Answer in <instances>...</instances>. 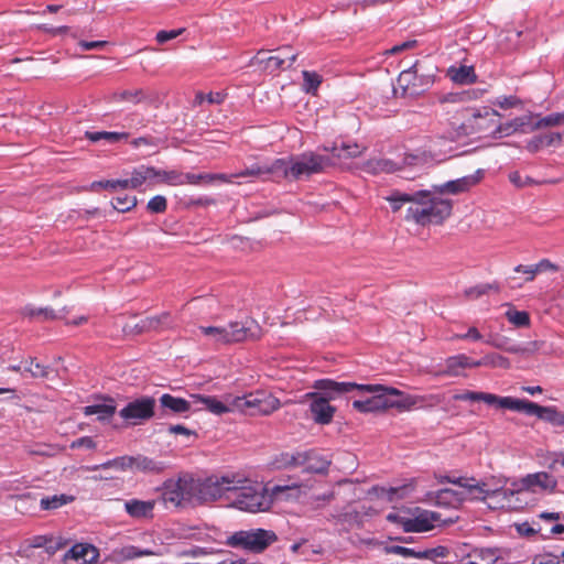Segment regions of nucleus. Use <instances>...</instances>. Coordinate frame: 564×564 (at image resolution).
<instances>
[{"label":"nucleus","mask_w":564,"mask_h":564,"mask_svg":"<svg viewBox=\"0 0 564 564\" xmlns=\"http://www.w3.org/2000/svg\"><path fill=\"white\" fill-rule=\"evenodd\" d=\"M199 330L205 336H210L216 343L225 344L226 329L217 326H199Z\"/></svg>","instance_id":"obj_57"},{"label":"nucleus","mask_w":564,"mask_h":564,"mask_svg":"<svg viewBox=\"0 0 564 564\" xmlns=\"http://www.w3.org/2000/svg\"><path fill=\"white\" fill-rule=\"evenodd\" d=\"M498 292L500 290L498 283H480L475 286H470L464 291V294L469 300H477L482 295L487 294L489 291Z\"/></svg>","instance_id":"obj_47"},{"label":"nucleus","mask_w":564,"mask_h":564,"mask_svg":"<svg viewBox=\"0 0 564 564\" xmlns=\"http://www.w3.org/2000/svg\"><path fill=\"white\" fill-rule=\"evenodd\" d=\"M30 547L40 549L44 547L50 555L55 554L58 550L66 545L62 539H55L53 535H34L26 540Z\"/></svg>","instance_id":"obj_25"},{"label":"nucleus","mask_w":564,"mask_h":564,"mask_svg":"<svg viewBox=\"0 0 564 564\" xmlns=\"http://www.w3.org/2000/svg\"><path fill=\"white\" fill-rule=\"evenodd\" d=\"M392 210L398 212L403 204L412 203L406 209L405 219L413 220L420 226L430 224L441 225L452 214L453 205L449 199L437 198L431 195L430 191H416L414 193H402L394 191L387 198Z\"/></svg>","instance_id":"obj_2"},{"label":"nucleus","mask_w":564,"mask_h":564,"mask_svg":"<svg viewBox=\"0 0 564 564\" xmlns=\"http://www.w3.org/2000/svg\"><path fill=\"white\" fill-rule=\"evenodd\" d=\"M524 489L520 488V485L513 486L512 488L500 487L497 489H488L484 486V491L480 496H474L475 500H486L488 497H502L503 499L510 500L514 495H520Z\"/></svg>","instance_id":"obj_34"},{"label":"nucleus","mask_w":564,"mask_h":564,"mask_svg":"<svg viewBox=\"0 0 564 564\" xmlns=\"http://www.w3.org/2000/svg\"><path fill=\"white\" fill-rule=\"evenodd\" d=\"M119 415L127 425H139L152 417H156V401L153 397L137 398L119 411Z\"/></svg>","instance_id":"obj_10"},{"label":"nucleus","mask_w":564,"mask_h":564,"mask_svg":"<svg viewBox=\"0 0 564 564\" xmlns=\"http://www.w3.org/2000/svg\"><path fill=\"white\" fill-rule=\"evenodd\" d=\"M563 142V134L560 132L540 133L534 135L527 143V150L536 153L546 147H556Z\"/></svg>","instance_id":"obj_24"},{"label":"nucleus","mask_w":564,"mask_h":564,"mask_svg":"<svg viewBox=\"0 0 564 564\" xmlns=\"http://www.w3.org/2000/svg\"><path fill=\"white\" fill-rule=\"evenodd\" d=\"M531 130H539L546 127H556L564 124V112H553L545 117L539 118L533 121Z\"/></svg>","instance_id":"obj_44"},{"label":"nucleus","mask_w":564,"mask_h":564,"mask_svg":"<svg viewBox=\"0 0 564 564\" xmlns=\"http://www.w3.org/2000/svg\"><path fill=\"white\" fill-rule=\"evenodd\" d=\"M436 503L445 507H455L460 505L467 499H470V495L463 490H454L451 488H443L436 492Z\"/></svg>","instance_id":"obj_26"},{"label":"nucleus","mask_w":564,"mask_h":564,"mask_svg":"<svg viewBox=\"0 0 564 564\" xmlns=\"http://www.w3.org/2000/svg\"><path fill=\"white\" fill-rule=\"evenodd\" d=\"M75 498L65 494L54 495L50 497H42L40 507L42 510H55L72 502Z\"/></svg>","instance_id":"obj_40"},{"label":"nucleus","mask_w":564,"mask_h":564,"mask_svg":"<svg viewBox=\"0 0 564 564\" xmlns=\"http://www.w3.org/2000/svg\"><path fill=\"white\" fill-rule=\"evenodd\" d=\"M113 98L119 101H132L134 104L141 102L144 99L142 89L123 90L113 95Z\"/></svg>","instance_id":"obj_56"},{"label":"nucleus","mask_w":564,"mask_h":564,"mask_svg":"<svg viewBox=\"0 0 564 564\" xmlns=\"http://www.w3.org/2000/svg\"><path fill=\"white\" fill-rule=\"evenodd\" d=\"M85 137L94 143L104 140L107 143L113 144L121 140H127L129 138V133L110 131H86Z\"/></svg>","instance_id":"obj_35"},{"label":"nucleus","mask_w":564,"mask_h":564,"mask_svg":"<svg viewBox=\"0 0 564 564\" xmlns=\"http://www.w3.org/2000/svg\"><path fill=\"white\" fill-rule=\"evenodd\" d=\"M145 323L148 324L150 332H160L172 328L174 326L173 318L167 312H164L158 316L145 317Z\"/></svg>","instance_id":"obj_39"},{"label":"nucleus","mask_w":564,"mask_h":564,"mask_svg":"<svg viewBox=\"0 0 564 564\" xmlns=\"http://www.w3.org/2000/svg\"><path fill=\"white\" fill-rule=\"evenodd\" d=\"M315 388L323 391L325 397H321L316 392L307 394V397L312 398L310 403L312 417L318 424H328L332 422L335 413V408L329 404V400L352 391V382L321 379L315 382Z\"/></svg>","instance_id":"obj_4"},{"label":"nucleus","mask_w":564,"mask_h":564,"mask_svg":"<svg viewBox=\"0 0 564 564\" xmlns=\"http://www.w3.org/2000/svg\"><path fill=\"white\" fill-rule=\"evenodd\" d=\"M514 133L511 120L505 123H500L498 120L496 121L495 130H492L494 138H502L508 137Z\"/></svg>","instance_id":"obj_64"},{"label":"nucleus","mask_w":564,"mask_h":564,"mask_svg":"<svg viewBox=\"0 0 564 564\" xmlns=\"http://www.w3.org/2000/svg\"><path fill=\"white\" fill-rule=\"evenodd\" d=\"M484 176L482 170L476 171L471 175H466L457 180L448 181L442 185H434L433 188L440 194L449 193L457 195L467 192L470 187L475 186Z\"/></svg>","instance_id":"obj_19"},{"label":"nucleus","mask_w":564,"mask_h":564,"mask_svg":"<svg viewBox=\"0 0 564 564\" xmlns=\"http://www.w3.org/2000/svg\"><path fill=\"white\" fill-rule=\"evenodd\" d=\"M351 145L345 141L334 142L329 155H322L315 152H304L299 155L275 159L276 181H299L318 174L326 166L336 165L343 170H350L352 166Z\"/></svg>","instance_id":"obj_1"},{"label":"nucleus","mask_w":564,"mask_h":564,"mask_svg":"<svg viewBox=\"0 0 564 564\" xmlns=\"http://www.w3.org/2000/svg\"><path fill=\"white\" fill-rule=\"evenodd\" d=\"M278 57L283 59V64L290 69L297 58V53L292 52L291 46H282L275 50Z\"/></svg>","instance_id":"obj_60"},{"label":"nucleus","mask_w":564,"mask_h":564,"mask_svg":"<svg viewBox=\"0 0 564 564\" xmlns=\"http://www.w3.org/2000/svg\"><path fill=\"white\" fill-rule=\"evenodd\" d=\"M512 411L535 415L538 419L555 427L564 426V412L558 411L554 405L544 406L527 399H516Z\"/></svg>","instance_id":"obj_11"},{"label":"nucleus","mask_w":564,"mask_h":564,"mask_svg":"<svg viewBox=\"0 0 564 564\" xmlns=\"http://www.w3.org/2000/svg\"><path fill=\"white\" fill-rule=\"evenodd\" d=\"M453 400L455 401H471L479 402L482 401L488 405H495L501 409L513 410L516 398L512 397H499L488 392L481 391H463L462 393H456L453 395Z\"/></svg>","instance_id":"obj_16"},{"label":"nucleus","mask_w":564,"mask_h":564,"mask_svg":"<svg viewBox=\"0 0 564 564\" xmlns=\"http://www.w3.org/2000/svg\"><path fill=\"white\" fill-rule=\"evenodd\" d=\"M154 508L153 501H143L138 499H131L126 501L124 509L127 513L132 518H147L152 516V510Z\"/></svg>","instance_id":"obj_31"},{"label":"nucleus","mask_w":564,"mask_h":564,"mask_svg":"<svg viewBox=\"0 0 564 564\" xmlns=\"http://www.w3.org/2000/svg\"><path fill=\"white\" fill-rule=\"evenodd\" d=\"M304 89L308 94H315L322 83V77L315 72L303 70Z\"/></svg>","instance_id":"obj_51"},{"label":"nucleus","mask_w":564,"mask_h":564,"mask_svg":"<svg viewBox=\"0 0 564 564\" xmlns=\"http://www.w3.org/2000/svg\"><path fill=\"white\" fill-rule=\"evenodd\" d=\"M487 344L510 354H520L524 351V349L521 346L512 343L507 337H495L487 340Z\"/></svg>","instance_id":"obj_48"},{"label":"nucleus","mask_w":564,"mask_h":564,"mask_svg":"<svg viewBox=\"0 0 564 564\" xmlns=\"http://www.w3.org/2000/svg\"><path fill=\"white\" fill-rule=\"evenodd\" d=\"M185 30L184 29H176V30H162L156 33L155 40L159 44H164L171 40L176 39L178 35H181Z\"/></svg>","instance_id":"obj_63"},{"label":"nucleus","mask_w":564,"mask_h":564,"mask_svg":"<svg viewBox=\"0 0 564 564\" xmlns=\"http://www.w3.org/2000/svg\"><path fill=\"white\" fill-rule=\"evenodd\" d=\"M299 466L303 467L302 473L321 474L327 473L330 460L322 455L317 449H308L301 452Z\"/></svg>","instance_id":"obj_18"},{"label":"nucleus","mask_w":564,"mask_h":564,"mask_svg":"<svg viewBox=\"0 0 564 564\" xmlns=\"http://www.w3.org/2000/svg\"><path fill=\"white\" fill-rule=\"evenodd\" d=\"M415 159L416 156L414 155L405 156L401 161H393L390 159H371L364 162H355V169H359L369 174L393 173L401 171L404 165L411 164Z\"/></svg>","instance_id":"obj_15"},{"label":"nucleus","mask_w":564,"mask_h":564,"mask_svg":"<svg viewBox=\"0 0 564 564\" xmlns=\"http://www.w3.org/2000/svg\"><path fill=\"white\" fill-rule=\"evenodd\" d=\"M417 532H426L434 528V522L440 520V514L433 511H424L414 518Z\"/></svg>","instance_id":"obj_43"},{"label":"nucleus","mask_w":564,"mask_h":564,"mask_svg":"<svg viewBox=\"0 0 564 564\" xmlns=\"http://www.w3.org/2000/svg\"><path fill=\"white\" fill-rule=\"evenodd\" d=\"M366 393L371 395L365 399H355V410L360 412L386 411L383 404V387L380 384H359L355 382V397H362Z\"/></svg>","instance_id":"obj_12"},{"label":"nucleus","mask_w":564,"mask_h":564,"mask_svg":"<svg viewBox=\"0 0 564 564\" xmlns=\"http://www.w3.org/2000/svg\"><path fill=\"white\" fill-rule=\"evenodd\" d=\"M301 486L300 479L292 480L289 485H274L271 487V494L268 489L259 484H251L247 479L239 476V482L236 488L230 491L231 498L228 500L231 507L246 512H262L270 509L273 498L285 490L299 488Z\"/></svg>","instance_id":"obj_3"},{"label":"nucleus","mask_w":564,"mask_h":564,"mask_svg":"<svg viewBox=\"0 0 564 564\" xmlns=\"http://www.w3.org/2000/svg\"><path fill=\"white\" fill-rule=\"evenodd\" d=\"M449 484H454L463 488V491H466L470 495V499H475L474 496H480L484 491L485 482H476L474 477H451Z\"/></svg>","instance_id":"obj_33"},{"label":"nucleus","mask_w":564,"mask_h":564,"mask_svg":"<svg viewBox=\"0 0 564 564\" xmlns=\"http://www.w3.org/2000/svg\"><path fill=\"white\" fill-rule=\"evenodd\" d=\"M236 408L247 415H269L280 406V400L264 390L249 392L237 397L234 401Z\"/></svg>","instance_id":"obj_7"},{"label":"nucleus","mask_w":564,"mask_h":564,"mask_svg":"<svg viewBox=\"0 0 564 564\" xmlns=\"http://www.w3.org/2000/svg\"><path fill=\"white\" fill-rule=\"evenodd\" d=\"M167 209V199L163 195L152 197L147 204V210L151 214H163Z\"/></svg>","instance_id":"obj_54"},{"label":"nucleus","mask_w":564,"mask_h":564,"mask_svg":"<svg viewBox=\"0 0 564 564\" xmlns=\"http://www.w3.org/2000/svg\"><path fill=\"white\" fill-rule=\"evenodd\" d=\"M300 454H301V452H295V453L283 452V453H280L279 455H276L273 458L271 465L275 469H288V468L297 467L299 464H300V457H301Z\"/></svg>","instance_id":"obj_36"},{"label":"nucleus","mask_w":564,"mask_h":564,"mask_svg":"<svg viewBox=\"0 0 564 564\" xmlns=\"http://www.w3.org/2000/svg\"><path fill=\"white\" fill-rule=\"evenodd\" d=\"M435 69L436 67H433L429 72H423L422 64L416 61L408 69L400 73L398 84L403 89L404 94L419 96L433 86L435 82Z\"/></svg>","instance_id":"obj_8"},{"label":"nucleus","mask_w":564,"mask_h":564,"mask_svg":"<svg viewBox=\"0 0 564 564\" xmlns=\"http://www.w3.org/2000/svg\"><path fill=\"white\" fill-rule=\"evenodd\" d=\"M516 530L521 536L531 538L534 536L535 534L541 535L542 528L540 525L538 528H534L533 525L525 521L516 524Z\"/></svg>","instance_id":"obj_62"},{"label":"nucleus","mask_w":564,"mask_h":564,"mask_svg":"<svg viewBox=\"0 0 564 564\" xmlns=\"http://www.w3.org/2000/svg\"><path fill=\"white\" fill-rule=\"evenodd\" d=\"M509 181L519 188L525 187V186H532L538 184L535 180H533L530 176H522L520 172L513 171L509 174Z\"/></svg>","instance_id":"obj_59"},{"label":"nucleus","mask_w":564,"mask_h":564,"mask_svg":"<svg viewBox=\"0 0 564 564\" xmlns=\"http://www.w3.org/2000/svg\"><path fill=\"white\" fill-rule=\"evenodd\" d=\"M155 167L140 165L134 169L131 173L130 182L132 183V188L135 189L140 187L147 181L154 180Z\"/></svg>","instance_id":"obj_37"},{"label":"nucleus","mask_w":564,"mask_h":564,"mask_svg":"<svg viewBox=\"0 0 564 564\" xmlns=\"http://www.w3.org/2000/svg\"><path fill=\"white\" fill-rule=\"evenodd\" d=\"M449 554V549L444 545H437L431 549H422L420 553V558H427L435 561L438 557H446Z\"/></svg>","instance_id":"obj_55"},{"label":"nucleus","mask_w":564,"mask_h":564,"mask_svg":"<svg viewBox=\"0 0 564 564\" xmlns=\"http://www.w3.org/2000/svg\"><path fill=\"white\" fill-rule=\"evenodd\" d=\"M225 345L241 343L249 339L258 340L262 336L261 327L252 318H248L245 322H230L228 326H225Z\"/></svg>","instance_id":"obj_13"},{"label":"nucleus","mask_w":564,"mask_h":564,"mask_svg":"<svg viewBox=\"0 0 564 564\" xmlns=\"http://www.w3.org/2000/svg\"><path fill=\"white\" fill-rule=\"evenodd\" d=\"M193 397L196 398L199 402H202L206 406V409L214 414L219 415V414H224V413H227L230 411V409L225 403L219 401L214 395L197 394V395H193Z\"/></svg>","instance_id":"obj_41"},{"label":"nucleus","mask_w":564,"mask_h":564,"mask_svg":"<svg viewBox=\"0 0 564 564\" xmlns=\"http://www.w3.org/2000/svg\"><path fill=\"white\" fill-rule=\"evenodd\" d=\"M104 400L110 403L105 404H93L84 408L85 415H98V420L101 422L109 421L116 413L115 400L110 397H102Z\"/></svg>","instance_id":"obj_29"},{"label":"nucleus","mask_w":564,"mask_h":564,"mask_svg":"<svg viewBox=\"0 0 564 564\" xmlns=\"http://www.w3.org/2000/svg\"><path fill=\"white\" fill-rule=\"evenodd\" d=\"M24 370L30 372L33 378H46L48 376V367L37 362L34 358L25 361Z\"/></svg>","instance_id":"obj_53"},{"label":"nucleus","mask_w":564,"mask_h":564,"mask_svg":"<svg viewBox=\"0 0 564 564\" xmlns=\"http://www.w3.org/2000/svg\"><path fill=\"white\" fill-rule=\"evenodd\" d=\"M389 553L399 554L403 557L420 558L421 547H405L401 545H391L387 547Z\"/></svg>","instance_id":"obj_58"},{"label":"nucleus","mask_w":564,"mask_h":564,"mask_svg":"<svg viewBox=\"0 0 564 564\" xmlns=\"http://www.w3.org/2000/svg\"><path fill=\"white\" fill-rule=\"evenodd\" d=\"M506 317L517 327H527L530 325V315L525 311L508 310Z\"/></svg>","instance_id":"obj_50"},{"label":"nucleus","mask_w":564,"mask_h":564,"mask_svg":"<svg viewBox=\"0 0 564 564\" xmlns=\"http://www.w3.org/2000/svg\"><path fill=\"white\" fill-rule=\"evenodd\" d=\"M98 550L89 543L73 545L64 556L66 564H93L98 557Z\"/></svg>","instance_id":"obj_22"},{"label":"nucleus","mask_w":564,"mask_h":564,"mask_svg":"<svg viewBox=\"0 0 564 564\" xmlns=\"http://www.w3.org/2000/svg\"><path fill=\"white\" fill-rule=\"evenodd\" d=\"M159 402L160 406L159 410H156V419L159 420L164 419L170 414L186 413L192 409L189 401L180 397H174L170 393L162 394Z\"/></svg>","instance_id":"obj_20"},{"label":"nucleus","mask_w":564,"mask_h":564,"mask_svg":"<svg viewBox=\"0 0 564 564\" xmlns=\"http://www.w3.org/2000/svg\"><path fill=\"white\" fill-rule=\"evenodd\" d=\"M169 465L162 460H155L141 454L134 456V470L145 474H162Z\"/></svg>","instance_id":"obj_27"},{"label":"nucleus","mask_w":564,"mask_h":564,"mask_svg":"<svg viewBox=\"0 0 564 564\" xmlns=\"http://www.w3.org/2000/svg\"><path fill=\"white\" fill-rule=\"evenodd\" d=\"M21 314L30 319H37L41 322L53 321L57 318L55 311L51 307H35L31 304L25 305L21 310Z\"/></svg>","instance_id":"obj_32"},{"label":"nucleus","mask_w":564,"mask_h":564,"mask_svg":"<svg viewBox=\"0 0 564 564\" xmlns=\"http://www.w3.org/2000/svg\"><path fill=\"white\" fill-rule=\"evenodd\" d=\"M265 53V50L258 51V53L251 58L250 64L259 66L261 70L270 75L288 69L286 65L283 64V59L278 57L276 54L261 58V55Z\"/></svg>","instance_id":"obj_23"},{"label":"nucleus","mask_w":564,"mask_h":564,"mask_svg":"<svg viewBox=\"0 0 564 564\" xmlns=\"http://www.w3.org/2000/svg\"><path fill=\"white\" fill-rule=\"evenodd\" d=\"M476 360L469 358L464 354L448 357L445 361V369L442 371L443 375L458 376L460 369L476 368Z\"/></svg>","instance_id":"obj_28"},{"label":"nucleus","mask_w":564,"mask_h":564,"mask_svg":"<svg viewBox=\"0 0 564 564\" xmlns=\"http://www.w3.org/2000/svg\"><path fill=\"white\" fill-rule=\"evenodd\" d=\"M518 484L520 485L521 489H524V491H535L536 487L542 490L553 491L557 486L556 479L545 471L528 474L520 480L512 482L513 486H518Z\"/></svg>","instance_id":"obj_21"},{"label":"nucleus","mask_w":564,"mask_h":564,"mask_svg":"<svg viewBox=\"0 0 564 564\" xmlns=\"http://www.w3.org/2000/svg\"><path fill=\"white\" fill-rule=\"evenodd\" d=\"M499 117L500 113L497 110L490 107H481L473 110L467 120V126L474 133L492 135V130H495Z\"/></svg>","instance_id":"obj_14"},{"label":"nucleus","mask_w":564,"mask_h":564,"mask_svg":"<svg viewBox=\"0 0 564 564\" xmlns=\"http://www.w3.org/2000/svg\"><path fill=\"white\" fill-rule=\"evenodd\" d=\"M560 561L561 554L544 552L541 554H536L532 560V564H558Z\"/></svg>","instance_id":"obj_61"},{"label":"nucleus","mask_w":564,"mask_h":564,"mask_svg":"<svg viewBox=\"0 0 564 564\" xmlns=\"http://www.w3.org/2000/svg\"><path fill=\"white\" fill-rule=\"evenodd\" d=\"M476 368L481 366H490L508 369L510 367V361L507 357L499 354H488L479 360H476Z\"/></svg>","instance_id":"obj_45"},{"label":"nucleus","mask_w":564,"mask_h":564,"mask_svg":"<svg viewBox=\"0 0 564 564\" xmlns=\"http://www.w3.org/2000/svg\"><path fill=\"white\" fill-rule=\"evenodd\" d=\"M419 399V397L404 393L398 389L383 387V404L386 411L391 409L397 410L399 413L410 411L417 404Z\"/></svg>","instance_id":"obj_17"},{"label":"nucleus","mask_w":564,"mask_h":564,"mask_svg":"<svg viewBox=\"0 0 564 564\" xmlns=\"http://www.w3.org/2000/svg\"><path fill=\"white\" fill-rule=\"evenodd\" d=\"M224 174H210V173H183V184L198 185L202 183L208 184L216 180H225Z\"/></svg>","instance_id":"obj_42"},{"label":"nucleus","mask_w":564,"mask_h":564,"mask_svg":"<svg viewBox=\"0 0 564 564\" xmlns=\"http://www.w3.org/2000/svg\"><path fill=\"white\" fill-rule=\"evenodd\" d=\"M276 540L278 536L274 531L258 528L236 531L227 536L225 544L234 549L259 554Z\"/></svg>","instance_id":"obj_6"},{"label":"nucleus","mask_w":564,"mask_h":564,"mask_svg":"<svg viewBox=\"0 0 564 564\" xmlns=\"http://www.w3.org/2000/svg\"><path fill=\"white\" fill-rule=\"evenodd\" d=\"M191 475H183L177 479L169 478L161 487V500L166 508L182 507L194 501L191 484Z\"/></svg>","instance_id":"obj_9"},{"label":"nucleus","mask_w":564,"mask_h":564,"mask_svg":"<svg viewBox=\"0 0 564 564\" xmlns=\"http://www.w3.org/2000/svg\"><path fill=\"white\" fill-rule=\"evenodd\" d=\"M275 166V160L271 162L270 164H259L254 163L249 167H246L242 170L238 175L241 177H248V176H260V175H270L273 180L275 178V171L273 167Z\"/></svg>","instance_id":"obj_38"},{"label":"nucleus","mask_w":564,"mask_h":564,"mask_svg":"<svg viewBox=\"0 0 564 564\" xmlns=\"http://www.w3.org/2000/svg\"><path fill=\"white\" fill-rule=\"evenodd\" d=\"M404 487H379V486H372L370 489L367 490V495H375L380 498H384L387 501L391 502L394 500V498L398 496L400 498L403 497V495H399L400 491L404 490Z\"/></svg>","instance_id":"obj_46"},{"label":"nucleus","mask_w":564,"mask_h":564,"mask_svg":"<svg viewBox=\"0 0 564 564\" xmlns=\"http://www.w3.org/2000/svg\"><path fill=\"white\" fill-rule=\"evenodd\" d=\"M138 204V199L135 196H118L113 198V202L111 203L112 208L116 209L119 213H127L131 209H133Z\"/></svg>","instance_id":"obj_49"},{"label":"nucleus","mask_w":564,"mask_h":564,"mask_svg":"<svg viewBox=\"0 0 564 564\" xmlns=\"http://www.w3.org/2000/svg\"><path fill=\"white\" fill-rule=\"evenodd\" d=\"M447 75L455 84L459 85H470L477 79V75L473 66H452L448 68Z\"/></svg>","instance_id":"obj_30"},{"label":"nucleus","mask_w":564,"mask_h":564,"mask_svg":"<svg viewBox=\"0 0 564 564\" xmlns=\"http://www.w3.org/2000/svg\"><path fill=\"white\" fill-rule=\"evenodd\" d=\"M238 482L239 475L237 474L212 475L204 479L191 476L189 488H192L194 500L205 503L223 498L229 500L231 498L230 491L236 488Z\"/></svg>","instance_id":"obj_5"},{"label":"nucleus","mask_w":564,"mask_h":564,"mask_svg":"<svg viewBox=\"0 0 564 564\" xmlns=\"http://www.w3.org/2000/svg\"><path fill=\"white\" fill-rule=\"evenodd\" d=\"M535 116L533 115H527V116H522V117H517L514 119L511 120V123H512V128H513V131L514 132H522V133H530V132H533L534 130H531L532 126H533V118Z\"/></svg>","instance_id":"obj_52"}]
</instances>
